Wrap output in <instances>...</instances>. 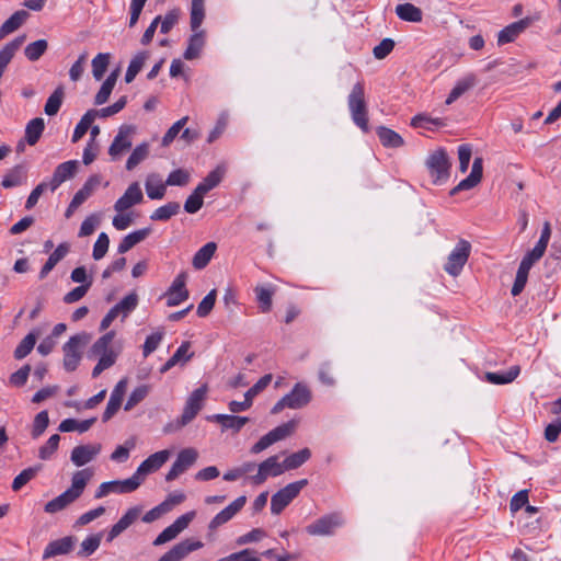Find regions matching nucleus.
I'll return each mask as SVG.
<instances>
[{
  "mask_svg": "<svg viewBox=\"0 0 561 561\" xmlns=\"http://www.w3.org/2000/svg\"><path fill=\"white\" fill-rule=\"evenodd\" d=\"M28 13L24 10L14 12L0 27V38L16 31L27 19Z\"/></svg>",
  "mask_w": 561,
  "mask_h": 561,
  "instance_id": "43",
  "label": "nucleus"
},
{
  "mask_svg": "<svg viewBox=\"0 0 561 561\" xmlns=\"http://www.w3.org/2000/svg\"><path fill=\"white\" fill-rule=\"evenodd\" d=\"M550 237H551L550 224L548 221H546L541 229V233H540V238H539L538 242L536 243L534 249L529 251L533 253V256H537V257L543 256L546 249L548 247Z\"/></svg>",
  "mask_w": 561,
  "mask_h": 561,
  "instance_id": "54",
  "label": "nucleus"
},
{
  "mask_svg": "<svg viewBox=\"0 0 561 561\" xmlns=\"http://www.w3.org/2000/svg\"><path fill=\"white\" fill-rule=\"evenodd\" d=\"M102 533H98L87 537L80 545V550L78 551L79 557L88 558L92 553H94L100 547L102 540Z\"/></svg>",
  "mask_w": 561,
  "mask_h": 561,
  "instance_id": "49",
  "label": "nucleus"
},
{
  "mask_svg": "<svg viewBox=\"0 0 561 561\" xmlns=\"http://www.w3.org/2000/svg\"><path fill=\"white\" fill-rule=\"evenodd\" d=\"M25 36H18L10 43L5 44L0 50V70L4 72L7 66L12 60L15 51L22 46Z\"/></svg>",
  "mask_w": 561,
  "mask_h": 561,
  "instance_id": "35",
  "label": "nucleus"
},
{
  "mask_svg": "<svg viewBox=\"0 0 561 561\" xmlns=\"http://www.w3.org/2000/svg\"><path fill=\"white\" fill-rule=\"evenodd\" d=\"M144 199L142 191L138 182L131 183L123 196H121L114 204V209L117 213H124L130 207L141 203Z\"/></svg>",
  "mask_w": 561,
  "mask_h": 561,
  "instance_id": "18",
  "label": "nucleus"
},
{
  "mask_svg": "<svg viewBox=\"0 0 561 561\" xmlns=\"http://www.w3.org/2000/svg\"><path fill=\"white\" fill-rule=\"evenodd\" d=\"M149 393V386L141 385L136 387L131 393L129 394L124 410L130 411L134 407H136L138 403H140Z\"/></svg>",
  "mask_w": 561,
  "mask_h": 561,
  "instance_id": "61",
  "label": "nucleus"
},
{
  "mask_svg": "<svg viewBox=\"0 0 561 561\" xmlns=\"http://www.w3.org/2000/svg\"><path fill=\"white\" fill-rule=\"evenodd\" d=\"M77 497L68 490L62 492L60 495L56 496L51 501L45 504L44 511L48 514H55L57 512L62 511L68 505L73 503Z\"/></svg>",
  "mask_w": 561,
  "mask_h": 561,
  "instance_id": "36",
  "label": "nucleus"
},
{
  "mask_svg": "<svg viewBox=\"0 0 561 561\" xmlns=\"http://www.w3.org/2000/svg\"><path fill=\"white\" fill-rule=\"evenodd\" d=\"M186 272H181L165 291L168 307H175L188 299L190 293L186 289Z\"/></svg>",
  "mask_w": 561,
  "mask_h": 561,
  "instance_id": "13",
  "label": "nucleus"
},
{
  "mask_svg": "<svg viewBox=\"0 0 561 561\" xmlns=\"http://www.w3.org/2000/svg\"><path fill=\"white\" fill-rule=\"evenodd\" d=\"M205 46V32L195 31L188 38L187 47L183 54L184 59L193 60L199 57Z\"/></svg>",
  "mask_w": 561,
  "mask_h": 561,
  "instance_id": "29",
  "label": "nucleus"
},
{
  "mask_svg": "<svg viewBox=\"0 0 561 561\" xmlns=\"http://www.w3.org/2000/svg\"><path fill=\"white\" fill-rule=\"evenodd\" d=\"M170 451L164 449L157 451L146 458L137 468L133 478L139 481V485L142 483L145 477L151 472L159 470L169 459Z\"/></svg>",
  "mask_w": 561,
  "mask_h": 561,
  "instance_id": "12",
  "label": "nucleus"
},
{
  "mask_svg": "<svg viewBox=\"0 0 561 561\" xmlns=\"http://www.w3.org/2000/svg\"><path fill=\"white\" fill-rule=\"evenodd\" d=\"M425 164L435 184L445 182L449 178L451 163L444 149L439 148L432 152L427 157Z\"/></svg>",
  "mask_w": 561,
  "mask_h": 561,
  "instance_id": "7",
  "label": "nucleus"
},
{
  "mask_svg": "<svg viewBox=\"0 0 561 561\" xmlns=\"http://www.w3.org/2000/svg\"><path fill=\"white\" fill-rule=\"evenodd\" d=\"M308 485L307 479H301L291 482L278 490L271 497V513L273 515H279L301 492V490Z\"/></svg>",
  "mask_w": 561,
  "mask_h": 561,
  "instance_id": "6",
  "label": "nucleus"
},
{
  "mask_svg": "<svg viewBox=\"0 0 561 561\" xmlns=\"http://www.w3.org/2000/svg\"><path fill=\"white\" fill-rule=\"evenodd\" d=\"M75 541L76 539L72 536L50 541L43 552V559L68 554L73 549Z\"/></svg>",
  "mask_w": 561,
  "mask_h": 561,
  "instance_id": "25",
  "label": "nucleus"
},
{
  "mask_svg": "<svg viewBox=\"0 0 561 561\" xmlns=\"http://www.w3.org/2000/svg\"><path fill=\"white\" fill-rule=\"evenodd\" d=\"M311 457V450L309 448H302L296 453L290 454L284 459V468L286 471L295 470L307 462Z\"/></svg>",
  "mask_w": 561,
  "mask_h": 561,
  "instance_id": "45",
  "label": "nucleus"
},
{
  "mask_svg": "<svg viewBox=\"0 0 561 561\" xmlns=\"http://www.w3.org/2000/svg\"><path fill=\"white\" fill-rule=\"evenodd\" d=\"M254 293L261 311L268 312L272 308L274 288L271 285H257Z\"/></svg>",
  "mask_w": 561,
  "mask_h": 561,
  "instance_id": "44",
  "label": "nucleus"
},
{
  "mask_svg": "<svg viewBox=\"0 0 561 561\" xmlns=\"http://www.w3.org/2000/svg\"><path fill=\"white\" fill-rule=\"evenodd\" d=\"M343 523L344 520L340 513H331L309 524L306 527V531L311 536H331Z\"/></svg>",
  "mask_w": 561,
  "mask_h": 561,
  "instance_id": "10",
  "label": "nucleus"
},
{
  "mask_svg": "<svg viewBox=\"0 0 561 561\" xmlns=\"http://www.w3.org/2000/svg\"><path fill=\"white\" fill-rule=\"evenodd\" d=\"M215 242H208L203 245L193 256L192 264L196 270H202L208 265L216 252Z\"/></svg>",
  "mask_w": 561,
  "mask_h": 561,
  "instance_id": "33",
  "label": "nucleus"
},
{
  "mask_svg": "<svg viewBox=\"0 0 561 561\" xmlns=\"http://www.w3.org/2000/svg\"><path fill=\"white\" fill-rule=\"evenodd\" d=\"M478 82L477 76L474 73H467L462 78H460L455 87L451 89L448 94L445 103L450 105L456 100H458L461 95H463L467 91L472 89Z\"/></svg>",
  "mask_w": 561,
  "mask_h": 561,
  "instance_id": "28",
  "label": "nucleus"
},
{
  "mask_svg": "<svg viewBox=\"0 0 561 561\" xmlns=\"http://www.w3.org/2000/svg\"><path fill=\"white\" fill-rule=\"evenodd\" d=\"M165 185L160 180L153 183V176H149L145 184L147 196L150 199H162L165 195Z\"/></svg>",
  "mask_w": 561,
  "mask_h": 561,
  "instance_id": "62",
  "label": "nucleus"
},
{
  "mask_svg": "<svg viewBox=\"0 0 561 561\" xmlns=\"http://www.w3.org/2000/svg\"><path fill=\"white\" fill-rule=\"evenodd\" d=\"M119 75V70L116 69L110 73V76L102 83L99 92L94 96V104L102 105L106 103L110 99V95L116 84L117 78Z\"/></svg>",
  "mask_w": 561,
  "mask_h": 561,
  "instance_id": "32",
  "label": "nucleus"
},
{
  "mask_svg": "<svg viewBox=\"0 0 561 561\" xmlns=\"http://www.w3.org/2000/svg\"><path fill=\"white\" fill-rule=\"evenodd\" d=\"M90 336L87 333H79L70 336L62 346L64 368L67 371H75L82 358V348L89 343Z\"/></svg>",
  "mask_w": 561,
  "mask_h": 561,
  "instance_id": "5",
  "label": "nucleus"
},
{
  "mask_svg": "<svg viewBox=\"0 0 561 561\" xmlns=\"http://www.w3.org/2000/svg\"><path fill=\"white\" fill-rule=\"evenodd\" d=\"M470 252V242L461 239L448 255L447 262L444 266L445 272L451 276H458L467 263Z\"/></svg>",
  "mask_w": 561,
  "mask_h": 561,
  "instance_id": "8",
  "label": "nucleus"
},
{
  "mask_svg": "<svg viewBox=\"0 0 561 561\" xmlns=\"http://www.w3.org/2000/svg\"><path fill=\"white\" fill-rule=\"evenodd\" d=\"M137 305L138 296L136 293H130L125 296L104 316L100 323V330L105 331L119 314L123 316V319L126 318L131 311L136 309Z\"/></svg>",
  "mask_w": 561,
  "mask_h": 561,
  "instance_id": "9",
  "label": "nucleus"
},
{
  "mask_svg": "<svg viewBox=\"0 0 561 561\" xmlns=\"http://www.w3.org/2000/svg\"><path fill=\"white\" fill-rule=\"evenodd\" d=\"M41 467H30L22 470L12 482V490L19 491L28 483L37 473Z\"/></svg>",
  "mask_w": 561,
  "mask_h": 561,
  "instance_id": "64",
  "label": "nucleus"
},
{
  "mask_svg": "<svg viewBox=\"0 0 561 561\" xmlns=\"http://www.w3.org/2000/svg\"><path fill=\"white\" fill-rule=\"evenodd\" d=\"M222 178L224 170L220 167H217L215 170L207 174V176L195 187V190L205 196L209 191L219 185Z\"/></svg>",
  "mask_w": 561,
  "mask_h": 561,
  "instance_id": "40",
  "label": "nucleus"
},
{
  "mask_svg": "<svg viewBox=\"0 0 561 561\" xmlns=\"http://www.w3.org/2000/svg\"><path fill=\"white\" fill-rule=\"evenodd\" d=\"M208 391L207 385H202L195 389L187 398L181 416L168 423L164 427L165 433H173L180 431L182 427L190 424L204 407Z\"/></svg>",
  "mask_w": 561,
  "mask_h": 561,
  "instance_id": "2",
  "label": "nucleus"
},
{
  "mask_svg": "<svg viewBox=\"0 0 561 561\" xmlns=\"http://www.w3.org/2000/svg\"><path fill=\"white\" fill-rule=\"evenodd\" d=\"M531 23L533 20L527 16L505 26L497 34V44L501 46L514 42Z\"/></svg>",
  "mask_w": 561,
  "mask_h": 561,
  "instance_id": "21",
  "label": "nucleus"
},
{
  "mask_svg": "<svg viewBox=\"0 0 561 561\" xmlns=\"http://www.w3.org/2000/svg\"><path fill=\"white\" fill-rule=\"evenodd\" d=\"M140 507H131L129 508L119 520L112 526L107 534L106 541H113L117 536H119L124 530H126L140 515Z\"/></svg>",
  "mask_w": 561,
  "mask_h": 561,
  "instance_id": "26",
  "label": "nucleus"
},
{
  "mask_svg": "<svg viewBox=\"0 0 561 561\" xmlns=\"http://www.w3.org/2000/svg\"><path fill=\"white\" fill-rule=\"evenodd\" d=\"M110 54L100 53L92 59V73L95 80H101L108 67Z\"/></svg>",
  "mask_w": 561,
  "mask_h": 561,
  "instance_id": "58",
  "label": "nucleus"
},
{
  "mask_svg": "<svg viewBox=\"0 0 561 561\" xmlns=\"http://www.w3.org/2000/svg\"><path fill=\"white\" fill-rule=\"evenodd\" d=\"M36 343V335L34 333H28L16 346L14 351V357L16 359H22L26 357L32 350L34 348Z\"/></svg>",
  "mask_w": 561,
  "mask_h": 561,
  "instance_id": "60",
  "label": "nucleus"
},
{
  "mask_svg": "<svg viewBox=\"0 0 561 561\" xmlns=\"http://www.w3.org/2000/svg\"><path fill=\"white\" fill-rule=\"evenodd\" d=\"M347 106L353 123L364 133H368V110L365 100V88L363 82H356L353 85L347 96Z\"/></svg>",
  "mask_w": 561,
  "mask_h": 561,
  "instance_id": "3",
  "label": "nucleus"
},
{
  "mask_svg": "<svg viewBox=\"0 0 561 561\" xmlns=\"http://www.w3.org/2000/svg\"><path fill=\"white\" fill-rule=\"evenodd\" d=\"M208 391L207 385H202L195 389L187 398L181 416L168 423L164 427L165 433H173L180 431L182 427L190 424L204 407Z\"/></svg>",
  "mask_w": 561,
  "mask_h": 561,
  "instance_id": "1",
  "label": "nucleus"
},
{
  "mask_svg": "<svg viewBox=\"0 0 561 561\" xmlns=\"http://www.w3.org/2000/svg\"><path fill=\"white\" fill-rule=\"evenodd\" d=\"M91 477L92 472L89 469L75 472L71 479V486L67 490L70 491L77 499H79Z\"/></svg>",
  "mask_w": 561,
  "mask_h": 561,
  "instance_id": "41",
  "label": "nucleus"
},
{
  "mask_svg": "<svg viewBox=\"0 0 561 561\" xmlns=\"http://www.w3.org/2000/svg\"><path fill=\"white\" fill-rule=\"evenodd\" d=\"M139 488V481H136L133 476L125 480L107 481L100 484L95 492V497L101 499L110 493H130Z\"/></svg>",
  "mask_w": 561,
  "mask_h": 561,
  "instance_id": "15",
  "label": "nucleus"
},
{
  "mask_svg": "<svg viewBox=\"0 0 561 561\" xmlns=\"http://www.w3.org/2000/svg\"><path fill=\"white\" fill-rule=\"evenodd\" d=\"M396 14L407 22L419 23L423 19L422 10L412 3L405 2L396 7Z\"/></svg>",
  "mask_w": 561,
  "mask_h": 561,
  "instance_id": "34",
  "label": "nucleus"
},
{
  "mask_svg": "<svg viewBox=\"0 0 561 561\" xmlns=\"http://www.w3.org/2000/svg\"><path fill=\"white\" fill-rule=\"evenodd\" d=\"M115 337V331H108L99 337L91 347L93 355L107 354L114 352L110 346Z\"/></svg>",
  "mask_w": 561,
  "mask_h": 561,
  "instance_id": "52",
  "label": "nucleus"
},
{
  "mask_svg": "<svg viewBox=\"0 0 561 561\" xmlns=\"http://www.w3.org/2000/svg\"><path fill=\"white\" fill-rule=\"evenodd\" d=\"M78 169L77 160H69L60 163L54 171V174L49 182V190L56 191L65 181L75 176Z\"/></svg>",
  "mask_w": 561,
  "mask_h": 561,
  "instance_id": "22",
  "label": "nucleus"
},
{
  "mask_svg": "<svg viewBox=\"0 0 561 561\" xmlns=\"http://www.w3.org/2000/svg\"><path fill=\"white\" fill-rule=\"evenodd\" d=\"M45 129V122L42 117L31 119L25 127V140L30 146L37 144Z\"/></svg>",
  "mask_w": 561,
  "mask_h": 561,
  "instance_id": "38",
  "label": "nucleus"
},
{
  "mask_svg": "<svg viewBox=\"0 0 561 561\" xmlns=\"http://www.w3.org/2000/svg\"><path fill=\"white\" fill-rule=\"evenodd\" d=\"M180 204L178 202H169L168 204L157 208L151 215L150 219L153 221H167L180 211Z\"/></svg>",
  "mask_w": 561,
  "mask_h": 561,
  "instance_id": "47",
  "label": "nucleus"
},
{
  "mask_svg": "<svg viewBox=\"0 0 561 561\" xmlns=\"http://www.w3.org/2000/svg\"><path fill=\"white\" fill-rule=\"evenodd\" d=\"M126 387H127L126 379L119 380L116 383V386L114 387V389L110 396V400L106 404V409L102 416L103 422H107L108 420H111L116 414L118 409L121 408L124 394L126 392Z\"/></svg>",
  "mask_w": 561,
  "mask_h": 561,
  "instance_id": "23",
  "label": "nucleus"
},
{
  "mask_svg": "<svg viewBox=\"0 0 561 561\" xmlns=\"http://www.w3.org/2000/svg\"><path fill=\"white\" fill-rule=\"evenodd\" d=\"M136 447L135 437H130L125 440L124 445H119L111 454V460L116 462H125L129 458V453Z\"/></svg>",
  "mask_w": 561,
  "mask_h": 561,
  "instance_id": "57",
  "label": "nucleus"
},
{
  "mask_svg": "<svg viewBox=\"0 0 561 561\" xmlns=\"http://www.w3.org/2000/svg\"><path fill=\"white\" fill-rule=\"evenodd\" d=\"M194 516V512H188L178 517L170 526L158 535L153 540V546H161L176 538L181 531L188 527Z\"/></svg>",
  "mask_w": 561,
  "mask_h": 561,
  "instance_id": "14",
  "label": "nucleus"
},
{
  "mask_svg": "<svg viewBox=\"0 0 561 561\" xmlns=\"http://www.w3.org/2000/svg\"><path fill=\"white\" fill-rule=\"evenodd\" d=\"M247 502V497L244 495L239 496L232 503H230L227 507L220 511L209 523L208 528L210 531L217 529L221 525L228 523L230 519L234 517V515L241 511Z\"/></svg>",
  "mask_w": 561,
  "mask_h": 561,
  "instance_id": "19",
  "label": "nucleus"
},
{
  "mask_svg": "<svg viewBox=\"0 0 561 561\" xmlns=\"http://www.w3.org/2000/svg\"><path fill=\"white\" fill-rule=\"evenodd\" d=\"M100 451V444L79 445L71 450L70 460L77 467H82L92 461Z\"/></svg>",
  "mask_w": 561,
  "mask_h": 561,
  "instance_id": "24",
  "label": "nucleus"
},
{
  "mask_svg": "<svg viewBox=\"0 0 561 561\" xmlns=\"http://www.w3.org/2000/svg\"><path fill=\"white\" fill-rule=\"evenodd\" d=\"M203 546V542L199 540L185 539L173 546L172 549L182 560L191 552L201 549Z\"/></svg>",
  "mask_w": 561,
  "mask_h": 561,
  "instance_id": "59",
  "label": "nucleus"
},
{
  "mask_svg": "<svg viewBox=\"0 0 561 561\" xmlns=\"http://www.w3.org/2000/svg\"><path fill=\"white\" fill-rule=\"evenodd\" d=\"M284 462L278 461V456L274 455L262 461L257 466L256 474L250 478L252 484L261 485L268 477H278L285 472Z\"/></svg>",
  "mask_w": 561,
  "mask_h": 561,
  "instance_id": "11",
  "label": "nucleus"
},
{
  "mask_svg": "<svg viewBox=\"0 0 561 561\" xmlns=\"http://www.w3.org/2000/svg\"><path fill=\"white\" fill-rule=\"evenodd\" d=\"M312 393L306 383L297 382L291 391L278 400L271 410L272 414H278L284 409L298 410L310 403Z\"/></svg>",
  "mask_w": 561,
  "mask_h": 561,
  "instance_id": "4",
  "label": "nucleus"
},
{
  "mask_svg": "<svg viewBox=\"0 0 561 561\" xmlns=\"http://www.w3.org/2000/svg\"><path fill=\"white\" fill-rule=\"evenodd\" d=\"M96 419L91 417L83 421H78L76 419H66L61 421L58 430L62 433H69L73 431H78L79 433H84L91 428V426L95 423Z\"/></svg>",
  "mask_w": 561,
  "mask_h": 561,
  "instance_id": "39",
  "label": "nucleus"
},
{
  "mask_svg": "<svg viewBox=\"0 0 561 561\" xmlns=\"http://www.w3.org/2000/svg\"><path fill=\"white\" fill-rule=\"evenodd\" d=\"M64 94H65L64 93V88L62 87H58L49 95V98L46 101L45 107H44V112L47 115L53 116V115H56L58 113V111L60 110V106L62 104Z\"/></svg>",
  "mask_w": 561,
  "mask_h": 561,
  "instance_id": "51",
  "label": "nucleus"
},
{
  "mask_svg": "<svg viewBox=\"0 0 561 561\" xmlns=\"http://www.w3.org/2000/svg\"><path fill=\"white\" fill-rule=\"evenodd\" d=\"M149 154V145L142 142L133 150L129 158L126 161V169L128 171L134 170L141 161H144Z\"/></svg>",
  "mask_w": 561,
  "mask_h": 561,
  "instance_id": "50",
  "label": "nucleus"
},
{
  "mask_svg": "<svg viewBox=\"0 0 561 561\" xmlns=\"http://www.w3.org/2000/svg\"><path fill=\"white\" fill-rule=\"evenodd\" d=\"M520 373V367L514 365L506 371H488L485 373L484 379L493 385H507L514 381Z\"/></svg>",
  "mask_w": 561,
  "mask_h": 561,
  "instance_id": "30",
  "label": "nucleus"
},
{
  "mask_svg": "<svg viewBox=\"0 0 561 561\" xmlns=\"http://www.w3.org/2000/svg\"><path fill=\"white\" fill-rule=\"evenodd\" d=\"M48 43L46 39H37L31 44H28L25 49L24 54L25 57L30 61H36L38 60L47 50Z\"/></svg>",
  "mask_w": 561,
  "mask_h": 561,
  "instance_id": "55",
  "label": "nucleus"
},
{
  "mask_svg": "<svg viewBox=\"0 0 561 561\" xmlns=\"http://www.w3.org/2000/svg\"><path fill=\"white\" fill-rule=\"evenodd\" d=\"M205 0H192L191 8V28L193 32L198 31L205 18L204 9Z\"/></svg>",
  "mask_w": 561,
  "mask_h": 561,
  "instance_id": "53",
  "label": "nucleus"
},
{
  "mask_svg": "<svg viewBox=\"0 0 561 561\" xmlns=\"http://www.w3.org/2000/svg\"><path fill=\"white\" fill-rule=\"evenodd\" d=\"M541 257L533 256L531 252H527L525 256L522 259L514 284L511 289V294L515 297L518 296L525 288L528 274L533 265L538 262Z\"/></svg>",
  "mask_w": 561,
  "mask_h": 561,
  "instance_id": "16",
  "label": "nucleus"
},
{
  "mask_svg": "<svg viewBox=\"0 0 561 561\" xmlns=\"http://www.w3.org/2000/svg\"><path fill=\"white\" fill-rule=\"evenodd\" d=\"M96 118V113H94V110H89L85 112V114L81 117L80 122L77 124L73 134H72V142L79 141L88 131V129L91 127L92 123Z\"/></svg>",
  "mask_w": 561,
  "mask_h": 561,
  "instance_id": "48",
  "label": "nucleus"
},
{
  "mask_svg": "<svg viewBox=\"0 0 561 561\" xmlns=\"http://www.w3.org/2000/svg\"><path fill=\"white\" fill-rule=\"evenodd\" d=\"M297 424L298 422L296 420H290L286 423L276 426L268 433L271 434L274 443H277L290 436L295 432Z\"/></svg>",
  "mask_w": 561,
  "mask_h": 561,
  "instance_id": "56",
  "label": "nucleus"
},
{
  "mask_svg": "<svg viewBox=\"0 0 561 561\" xmlns=\"http://www.w3.org/2000/svg\"><path fill=\"white\" fill-rule=\"evenodd\" d=\"M198 457L197 451L194 448L182 449L173 462L176 469L184 473L190 467H192Z\"/></svg>",
  "mask_w": 561,
  "mask_h": 561,
  "instance_id": "46",
  "label": "nucleus"
},
{
  "mask_svg": "<svg viewBox=\"0 0 561 561\" xmlns=\"http://www.w3.org/2000/svg\"><path fill=\"white\" fill-rule=\"evenodd\" d=\"M134 131L135 127L130 125H124L118 129L117 135L114 137V140L108 148V154L113 160L117 159L124 151L131 147L130 136Z\"/></svg>",
  "mask_w": 561,
  "mask_h": 561,
  "instance_id": "17",
  "label": "nucleus"
},
{
  "mask_svg": "<svg viewBox=\"0 0 561 561\" xmlns=\"http://www.w3.org/2000/svg\"><path fill=\"white\" fill-rule=\"evenodd\" d=\"M207 421L220 424L222 431L232 430L234 433H238L250 420L247 416L213 414L207 416Z\"/></svg>",
  "mask_w": 561,
  "mask_h": 561,
  "instance_id": "27",
  "label": "nucleus"
},
{
  "mask_svg": "<svg viewBox=\"0 0 561 561\" xmlns=\"http://www.w3.org/2000/svg\"><path fill=\"white\" fill-rule=\"evenodd\" d=\"M377 135L382 146L388 148H399L404 142L397 131L383 126L377 128Z\"/></svg>",
  "mask_w": 561,
  "mask_h": 561,
  "instance_id": "42",
  "label": "nucleus"
},
{
  "mask_svg": "<svg viewBox=\"0 0 561 561\" xmlns=\"http://www.w3.org/2000/svg\"><path fill=\"white\" fill-rule=\"evenodd\" d=\"M26 179V171L24 165L18 164L10 169L3 176L1 185L4 188H12L20 186Z\"/></svg>",
  "mask_w": 561,
  "mask_h": 561,
  "instance_id": "37",
  "label": "nucleus"
},
{
  "mask_svg": "<svg viewBox=\"0 0 561 561\" xmlns=\"http://www.w3.org/2000/svg\"><path fill=\"white\" fill-rule=\"evenodd\" d=\"M49 424V416L46 410L37 413L33 421L31 435L34 439L38 438L47 428Z\"/></svg>",
  "mask_w": 561,
  "mask_h": 561,
  "instance_id": "63",
  "label": "nucleus"
},
{
  "mask_svg": "<svg viewBox=\"0 0 561 561\" xmlns=\"http://www.w3.org/2000/svg\"><path fill=\"white\" fill-rule=\"evenodd\" d=\"M482 173L483 159L481 157H477L473 160L470 174L466 179L461 180L459 184L450 191V195L454 196L458 192L471 190L477 186L481 182Z\"/></svg>",
  "mask_w": 561,
  "mask_h": 561,
  "instance_id": "20",
  "label": "nucleus"
},
{
  "mask_svg": "<svg viewBox=\"0 0 561 561\" xmlns=\"http://www.w3.org/2000/svg\"><path fill=\"white\" fill-rule=\"evenodd\" d=\"M69 245L67 243H60L55 251L49 255L46 263L43 265L39 272V279H44L51 270L61 261L68 253Z\"/></svg>",
  "mask_w": 561,
  "mask_h": 561,
  "instance_id": "31",
  "label": "nucleus"
}]
</instances>
